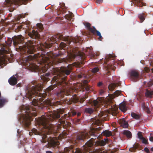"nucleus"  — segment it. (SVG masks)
<instances>
[{
    "instance_id": "nucleus-1",
    "label": "nucleus",
    "mask_w": 153,
    "mask_h": 153,
    "mask_svg": "<svg viewBox=\"0 0 153 153\" xmlns=\"http://www.w3.org/2000/svg\"><path fill=\"white\" fill-rule=\"evenodd\" d=\"M26 97L29 100L36 96L40 97L38 99H33L32 103L33 105L36 107L35 110H32L30 108L27 107L25 111V114L21 118L20 122L25 127L28 128L30 125L31 121L32 120V117L37 115L36 109H43L45 107L44 101L42 97H45V94H42L39 92L42 90V85L41 84H38L33 86L28 85L26 88Z\"/></svg>"
},
{
    "instance_id": "nucleus-2",
    "label": "nucleus",
    "mask_w": 153,
    "mask_h": 153,
    "mask_svg": "<svg viewBox=\"0 0 153 153\" xmlns=\"http://www.w3.org/2000/svg\"><path fill=\"white\" fill-rule=\"evenodd\" d=\"M53 54L51 52L46 53V52L41 51L40 52L33 55H29L25 58V64L30 68L35 69L39 68V67L33 63L34 60H36L38 64L42 65V67L40 68L42 69V71L45 72L48 69L51 67L53 64H56L53 58Z\"/></svg>"
},
{
    "instance_id": "nucleus-3",
    "label": "nucleus",
    "mask_w": 153,
    "mask_h": 153,
    "mask_svg": "<svg viewBox=\"0 0 153 153\" xmlns=\"http://www.w3.org/2000/svg\"><path fill=\"white\" fill-rule=\"evenodd\" d=\"M24 38L21 35L14 36L12 39L14 45L19 46L20 49L25 54H33L35 51L36 43L35 42L31 40L28 41L25 43Z\"/></svg>"
},
{
    "instance_id": "nucleus-4",
    "label": "nucleus",
    "mask_w": 153,
    "mask_h": 153,
    "mask_svg": "<svg viewBox=\"0 0 153 153\" xmlns=\"http://www.w3.org/2000/svg\"><path fill=\"white\" fill-rule=\"evenodd\" d=\"M53 70L51 73L53 75H55L53 78V80L56 82V83L60 86L62 87L66 85L65 80L66 77L63 76V74L69 75L71 72V68L68 66L67 67H62L59 68H52Z\"/></svg>"
},
{
    "instance_id": "nucleus-5",
    "label": "nucleus",
    "mask_w": 153,
    "mask_h": 153,
    "mask_svg": "<svg viewBox=\"0 0 153 153\" xmlns=\"http://www.w3.org/2000/svg\"><path fill=\"white\" fill-rule=\"evenodd\" d=\"M64 112L63 109H59L55 111L54 113L52 112L42 117L40 119L39 123L43 128L45 129H48L50 124L49 122L53 121L56 119L59 118L60 117V114H62Z\"/></svg>"
},
{
    "instance_id": "nucleus-6",
    "label": "nucleus",
    "mask_w": 153,
    "mask_h": 153,
    "mask_svg": "<svg viewBox=\"0 0 153 153\" xmlns=\"http://www.w3.org/2000/svg\"><path fill=\"white\" fill-rule=\"evenodd\" d=\"M59 39L66 42V43L69 44H70L72 42L74 43H79L81 41L80 37H77L71 39L69 36L64 37L63 36L60 34L53 36L50 38V40L53 42V43H56Z\"/></svg>"
},
{
    "instance_id": "nucleus-7",
    "label": "nucleus",
    "mask_w": 153,
    "mask_h": 153,
    "mask_svg": "<svg viewBox=\"0 0 153 153\" xmlns=\"http://www.w3.org/2000/svg\"><path fill=\"white\" fill-rule=\"evenodd\" d=\"M12 41L9 39L5 41V44H1V49H0V61H2L4 60V54L8 53L9 52V47L11 46Z\"/></svg>"
},
{
    "instance_id": "nucleus-8",
    "label": "nucleus",
    "mask_w": 153,
    "mask_h": 153,
    "mask_svg": "<svg viewBox=\"0 0 153 153\" xmlns=\"http://www.w3.org/2000/svg\"><path fill=\"white\" fill-rule=\"evenodd\" d=\"M96 132L95 130L94 129L92 130L91 133H88L86 131H81L77 133L76 134V141L82 142L84 141V140L85 138L88 137L90 135L95 136Z\"/></svg>"
},
{
    "instance_id": "nucleus-9",
    "label": "nucleus",
    "mask_w": 153,
    "mask_h": 153,
    "mask_svg": "<svg viewBox=\"0 0 153 153\" xmlns=\"http://www.w3.org/2000/svg\"><path fill=\"white\" fill-rule=\"evenodd\" d=\"M111 54H109L105 58L104 63L107 65L108 68L113 69L114 67L115 62Z\"/></svg>"
},
{
    "instance_id": "nucleus-10",
    "label": "nucleus",
    "mask_w": 153,
    "mask_h": 153,
    "mask_svg": "<svg viewBox=\"0 0 153 153\" xmlns=\"http://www.w3.org/2000/svg\"><path fill=\"white\" fill-rule=\"evenodd\" d=\"M72 90L69 89L63 88L59 90L57 93V95L59 97L63 98L64 95H68L72 92Z\"/></svg>"
},
{
    "instance_id": "nucleus-11",
    "label": "nucleus",
    "mask_w": 153,
    "mask_h": 153,
    "mask_svg": "<svg viewBox=\"0 0 153 153\" xmlns=\"http://www.w3.org/2000/svg\"><path fill=\"white\" fill-rule=\"evenodd\" d=\"M86 98L85 97L82 98L79 100L76 97H74L73 96H72V97L69 100H67V103L69 105H70L72 103H76L78 102H79L81 103H82L85 100Z\"/></svg>"
},
{
    "instance_id": "nucleus-12",
    "label": "nucleus",
    "mask_w": 153,
    "mask_h": 153,
    "mask_svg": "<svg viewBox=\"0 0 153 153\" xmlns=\"http://www.w3.org/2000/svg\"><path fill=\"white\" fill-rule=\"evenodd\" d=\"M82 152L85 153L83 152L82 149L81 150L78 148L73 150L72 148L67 147L65 148L64 150V153H82Z\"/></svg>"
},
{
    "instance_id": "nucleus-13",
    "label": "nucleus",
    "mask_w": 153,
    "mask_h": 153,
    "mask_svg": "<svg viewBox=\"0 0 153 153\" xmlns=\"http://www.w3.org/2000/svg\"><path fill=\"white\" fill-rule=\"evenodd\" d=\"M131 79L134 82H136L140 78L138 72L136 71H132L130 73Z\"/></svg>"
},
{
    "instance_id": "nucleus-14",
    "label": "nucleus",
    "mask_w": 153,
    "mask_h": 153,
    "mask_svg": "<svg viewBox=\"0 0 153 153\" xmlns=\"http://www.w3.org/2000/svg\"><path fill=\"white\" fill-rule=\"evenodd\" d=\"M28 35L33 39H37L39 38L40 35L37 30H33L28 33Z\"/></svg>"
},
{
    "instance_id": "nucleus-15",
    "label": "nucleus",
    "mask_w": 153,
    "mask_h": 153,
    "mask_svg": "<svg viewBox=\"0 0 153 153\" xmlns=\"http://www.w3.org/2000/svg\"><path fill=\"white\" fill-rule=\"evenodd\" d=\"M89 30L94 35L97 34V36H99L98 40H101L102 39L100 32L98 31L94 27L93 28H90Z\"/></svg>"
},
{
    "instance_id": "nucleus-16",
    "label": "nucleus",
    "mask_w": 153,
    "mask_h": 153,
    "mask_svg": "<svg viewBox=\"0 0 153 153\" xmlns=\"http://www.w3.org/2000/svg\"><path fill=\"white\" fill-rule=\"evenodd\" d=\"M46 103L48 105L52 106H56L58 105H61L62 102L61 101H57L56 102H53V103L50 100H48L47 101Z\"/></svg>"
},
{
    "instance_id": "nucleus-17",
    "label": "nucleus",
    "mask_w": 153,
    "mask_h": 153,
    "mask_svg": "<svg viewBox=\"0 0 153 153\" xmlns=\"http://www.w3.org/2000/svg\"><path fill=\"white\" fill-rule=\"evenodd\" d=\"M56 139H52L51 141L48 142V144H50V146L52 147H55L56 146L59 145V141L57 140V138L55 137Z\"/></svg>"
},
{
    "instance_id": "nucleus-18",
    "label": "nucleus",
    "mask_w": 153,
    "mask_h": 153,
    "mask_svg": "<svg viewBox=\"0 0 153 153\" xmlns=\"http://www.w3.org/2000/svg\"><path fill=\"white\" fill-rule=\"evenodd\" d=\"M121 82H119L118 83H111L108 85V88L109 90L113 91L115 88L120 85Z\"/></svg>"
},
{
    "instance_id": "nucleus-19",
    "label": "nucleus",
    "mask_w": 153,
    "mask_h": 153,
    "mask_svg": "<svg viewBox=\"0 0 153 153\" xmlns=\"http://www.w3.org/2000/svg\"><path fill=\"white\" fill-rule=\"evenodd\" d=\"M119 108L122 111L126 112L128 109L126 103L125 102H123L121 103L120 105Z\"/></svg>"
},
{
    "instance_id": "nucleus-20",
    "label": "nucleus",
    "mask_w": 153,
    "mask_h": 153,
    "mask_svg": "<svg viewBox=\"0 0 153 153\" xmlns=\"http://www.w3.org/2000/svg\"><path fill=\"white\" fill-rule=\"evenodd\" d=\"M143 110L146 111L148 114L150 113V111L148 105L145 102H143L140 104Z\"/></svg>"
},
{
    "instance_id": "nucleus-21",
    "label": "nucleus",
    "mask_w": 153,
    "mask_h": 153,
    "mask_svg": "<svg viewBox=\"0 0 153 153\" xmlns=\"http://www.w3.org/2000/svg\"><path fill=\"white\" fill-rule=\"evenodd\" d=\"M145 96L146 98H152L153 95V90L151 91L146 88L145 90Z\"/></svg>"
},
{
    "instance_id": "nucleus-22",
    "label": "nucleus",
    "mask_w": 153,
    "mask_h": 153,
    "mask_svg": "<svg viewBox=\"0 0 153 153\" xmlns=\"http://www.w3.org/2000/svg\"><path fill=\"white\" fill-rule=\"evenodd\" d=\"M119 123L121 126H122L123 128H126L128 127V123L125 121L124 119H120L119 120Z\"/></svg>"
},
{
    "instance_id": "nucleus-23",
    "label": "nucleus",
    "mask_w": 153,
    "mask_h": 153,
    "mask_svg": "<svg viewBox=\"0 0 153 153\" xmlns=\"http://www.w3.org/2000/svg\"><path fill=\"white\" fill-rule=\"evenodd\" d=\"M8 81L10 84L12 85H15L17 83L16 78L13 76L11 77L9 79Z\"/></svg>"
},
{
    "instance_id": "nucleus-24",
    "label": "nucleus",
    "mask_w": 153,
    "mask_h": 153,
    "mask_svg": "<svg viewBox=\"0 0 153 153\" xmlns=\"http://www.w3.org/2000/svg\"><path fill=\"white\" fill-rule=\"evenodd\" d=\"M67 116V114H65L64 115V116L61 117L59 119V121L61 124L65 125L67 124V121H65V118Z\"/></svg>"
},
{
    "instance_id": "nucleus-25",
    "label": "nucleus",
    "mask_w": 153,
    "mask_h": 153,
    "mask_svg": "<svg viewBox=\"0 0 153 153\" xmlns=\"http://www.w3.org/2000/svg\"><path fill=\"white\" fill-rule=\"evenodd\" d=\"M102 134L107 137H108L112 135V132L111 131L108 130L104 131L102 133Z\"/></svg>"
},
{
    "instance_id": "nucleus-26",
    "label": "nucleus",
    "mask_w": 153,
    "mask_h": 153,
    "mask_svg": "<svg viewBox=\"0 0 153 153\" xmlns=\"http://www.w3.org/2000/svg\"><path fill=\"white\" fill-rule=\"evenodd\" d=\"M146 15L144 13L139 14L138 15V17L140 20L141 22H142L145 19Z\"/></svg>"
},
{
    "instance_id": "nucleus-27",
    "label": "nucleus",
    "mask_w": 153,
    "mask_h": 153,
    "mask_svg": "<svg viewBox=\"0 0 153 153\" xmlns=\"http://www.w3.org/2000/svg\"><path fill=\"white\" fill-rule=\"evenodd\" d=\"M84 111L86 113L91 114L94 111V109L91 108H85V109Z\"/></svg>"
},
{
    "instance_id": "nucleus-28",
    "label": "nucleus",
    "mask_w": 153,
    "mask_h": 153,
    "mask_svg": "<svg viewBox=\"0 0 153 153\" xmlns=\"http://www.w3.org/2000/svg\"><path fill=\"white\" fill-rule=\"evenodd\" d=\"M124 134L125 135L126 137L128 138H131L132 137L131 133L129 131L127 130H125L123 132Z\"/></svg>"
},
{
    "instance_id": "nucleus-29",
    "label": "nucleus",
    "mask_w": 153,
    "mask_h": 153,
    "mask_svg": "<svg viewBox=\"0 0 153 153\" xmlns=\"http://www.w3.org/2000/svg\"><path fill=\"white\" fill-rule=\"evenodd\" d=\"M131 116L134 118L136 120L139 119L140 117V115L134 112L131 113Z\"/></svg>"
},
{
    "instance_id": "nucleus-30",
    "label": "nucleus",
    "mask_w": 153,
    "mask_h": 153,
    "mask_svg": "<svg viewBox=\"0 0 153 153\" xmlns=\"http://www.w3.org/2000/svg\"><path fill=\"white\" fill-rule=\"evenodd\" d=\"M36 25L37 28V29L39 30V31H42L43 29V25L41 23H39L37 24Z\"/></svg>"
},
{
    "instance_id": "nucleus-31",
    "label": "nucleus",
    "mask_w": 153,
    "mask_h": 153,
    "mask_svg": "<svg viewBox=\"0 0 153 153\" xmlns=\"http://www.w3.org/2000/svg\"><path fill=\"white\" fill-rule=\"evenodd\" d=\"M92 104L95 108H98L100 105L99 102L96 100H94L92 102Z\"/></svg>"
},
{
    "instance_id": "nucleus-32",
    "label": "nucleus",
    "mask_w": 153,
    "mask_h": 153,
    "mask_svg": "<svg viewBox=\"0 0 153 153\" xmlns=\"http://www.w3.org/2000/svg\"><path fill=\"white\" fill-rule=\"evenodd\" d=\"M137 99L138 101L141 103L144 102L143 97L141 95H139L137 97Z\"/></svg>"
},
{
    "instance_id": "nucleus-33",
    "label": "nucleus",
    "mask_w": 153,
    "mask_h": 153,
    "mask_svg": "<svg viewBox=\"0 0 153 153\" xmlns=\"http://www.w3.org/2000/svg\"><path fill=\"white\" fill-rule=\"evenodd\" d=\"M67 61H68V59H67L63 58L61 59H58L56 61L57 63H60L62 62H66Z\"/></svg>"
},
{
    "instance_id": "nucleus-34",
    "label": "nucleus",
    "mask_w": 153,
    "mask_h": 153,
    "mask_svg": "<svg viewBox=\"0 0 153 153\" xmlns=\"http://www.w3.org/2000/svg\"><path fill=\"white\" fill-rule=\"evenodd\" d=\"M137 1V5L140 7H143L146 6V4L142 2V0H138Z\"/></svg>"
},
{
    "instance_id": "nucleus-35",
    "label": "nucleus",
    "mask_w": 153,
    "mask_h": 153,
    "mask_svg": "<svg viewBox=\"0 0 153 153\" xmlns=\"http://www.w3.org/2000/svg\"><path fill=\"white\" fill-rule=\"evenodd\" d=\"M73 14L72 13H69V14H68L65 15L66 18L68 20H71L72 17L73 16Z\"/></svg>"
},
{
    "instance_id": "nucleus-36",
    "label": "nucleus",
    "mask_w": 153,
    "mask_h": 153,
    "mask_svg": "<svg viewBox=\"0 0 153 153\" xmlns=\"http://www.w3.org/2000/svg\"><path fill=\"white\" fill-rule=\"evenodd\" d=\"M53 89V86H50L48 87L46 90V92L49 93Z\"/></svg>"
},
{
    "instance_id": "nucleus-37",
    "label": "nucleus",
    "mask_w": 153,
    "mask_h": 153,
    "mask_svg": "<svg viewBox=\"0 0 153 153\" xmlns=\"http://www.w3.org/2000/svg\"><path fill=\"white\" fill-rule=\"evenodd\" d=\"M68 134L66 131H63L62 133V134H61L60 135L61 136V137L63 138H66V136H67Z\"/></svg>"
},
{
    "instance_id": "nucleus-38",
    "label": "nucleus",
    "mask_w": 153,
    "mask_h": 153,
    "mask_svg": "<svg viewBox=\"0 0 153 153\" xmlns=\"http://www.w3.org/2000/svg\"><path fill=\"white\" fill-rule=\"evenodd\" d=\"M121 93V92L120 91H116L114 93V95L115 97H117Z\"/></svg>"
},
{
    "instance_id": "nucleus-39",
    "label": "nucleus",
    "mask_w": 153,
    "mask_h": 153,
    "mask_svg": "<svg viewBox=\"0 0 153 153\" xmlns=\"http://www.w3.org/2000/svg\"><path fill=\"white\" fill-rule=\"evenodd\" d=\"M84 25H85L86 27L88 29V30L90 29V28H91V24L88 22H86L85 23Z\"/></svg>"
},
{
    "instance_id": "nucleus-40",
    "label": "nucleus",
    "mask_w": 153,
    "mask_h": 153,
    "mask_svg": "<svg viewBox=\"0 0 153 153\" xmlns=\"http://www.w3.org/2000/svg\"><path fill=\"white\" fill-rule=\"evenodd\" d=\"M32 131L35 134L37 135L39 134V132L35 128H33L32 130Z\"/></svg>"
},
{
    "instance_id": "nucleus-41",
    "label": "nucleus",
    "mask_w": 153,
    "mask_h": 153,
    "mask_svg": "<svg viewBox=\"0 0 153 153\" xmlns=\"http://www.w3.org/2000/svg\"><path fill=\"white\" fill-rule=\"evenodd\" d=\"M144 83L145 85H146V86L148 87H151L152 85V83L151 82H148L147 83V84H146V82H144Z\"/></svg>"
},
{
    "instance_id": "nucleus-42",
    "label": "nucleus",
    "mask_w": 153,
    "mask_h": 153,
    "mask_svg": "<svg viewBox=\"0 0 153 153\" xmlns=\"http://www.w3.org/2000/svg\"><path fill=\"white\" fill-rule=\"evenodd\" d=\"M99 70V69L98 67H95L92 69V71L93 73H96L98 72Z\"/></svg>"
},
{
    "instance_id": "nucleus-43",
    "label": "nucleus",
    "mask_w": 153,
    "mask_h": 153,
    "mask_svg": "<svg viewBox=\"0 0 153 153\" xmlns=\"http://www.w3.org/2000/svg\"><path fill=\"white\" fill-rule=\"evenodd\" d=\"M141 140H142V143L145 144H148V142L147 140L144 137H143V138H142Z\"/></svg>"
},
{
    "instance_id": "nucleus-44",
    "label": "nucleus",
    "mask_w": 153,
    "mask_h": 153,
    "mask_svg": "<svg viewBox=\"0 0 153 153\" xmlns=\"http://www.w3.org/2000/svg\"><path fill=\"white\" fill-rule=\"evenodd\" d=\"M138 137L139 139H141L142 138H143V137H144L141 133V132H139L137 134Z\"/></svg>"
},
{
    "instance_id": "nucleus-45",
    "label": "nucleus",
    "mask_w": 153,
    "mask_h": 153,
    "mask_svg": "<svg viewBox=\"0 0 153 153\" xmlns=\"http://www.w3.org/2000/svg\"><path fill=\"white\" fill-rule=\"evenodd\" d=\"M66 44L65 43H64V42H61L60 44V46L61 48H63L65 47L66 46Z\"/></svg>"
},
{
    "instance_id": "nucleus-46",
    "label": "nucleus",
    "mask_w": 153,
    "mask_h": 153,
    "mask_svg": "<svg viewBox=\"0 0 153 153\" xmlns=\"http://www.w3.org/2000/svg\"><path fill=\"white\" fill-rule=\"evenodd\" d=\"M76 112L74 110H73L71 111V115L72 116H74L76 115Z\"/></svg>"
},
{
    "instance_id": "nucleus-47",
    "label": "nucleus",
    "mask_w": 153,
    "mask_h": 153,
    "mask_svg": "<svg viewBox=\"0 0 153 153\" xmlns=\"http://www.w3.org/2000/svg\"><path fill=\"white\" fill-rule=\"evenodd\" d=\"M104 92H105V91L103 90L102 89H101L100 90V91H99V94L100 95H102Z\"/></svg>"
},
{
    "instance_id": "nucleus-48",
    "label": "nucleus",
    "mask_w": 153,
    "mask_h": 153,
    "mask_svg": "<svg viewBox=\"0 0 153 153\" xmlns=\"http://www.w3.org/2000/svg\"><path fill=\"white\" fill-rule=\"evenodd\" d=\"M144 71L146 73H148L150 71V69L149 68L146 67L144 68Z\"/></svg>"
},
{
    "instance_id": "nucleus-49",
    "label": "nucleus",
    "mask_w": 153,
    "mask_h": 153,
    "mask_svg": "<svg viewBox=\"0 0 153 153\" xmlns=\"http://www.w3.org/2000/svg\"><path fill=\"white\" fill-rule=\"evenodd\" d=\"M103 0H96V3L98 4H101Z\"/></svg>"
},
{
    "instance_id": "nucleus-50",
    "label": "nucleus",
    "mask_w": 153,
    "mask_h": 153,
    "mask_svg": "<svg viewBox=\"0 0 153 153\" xmlns=\"http://www.w3.org/2000/svg\"><path fill=\"white\" fill-rule=\"evenodd\" d=\"M50 75V73H47L45 74V77L47 79V77H49Z\"/></svg>"
},
{
    "instance_id": "nucleus-51",
    "label": "nucleus",
    "mask_w": 153,
    "mask_h": 153,
    "mask_svg": "<svg viewBox=\"0 0 153 153\" xmlns=\"http://www.w3.org/2000/svg\"><path fill=\"white\" fill-rule=\"evenodd\" d=\"M103 85V83H102V82H100L98 83L97 85V86L98 87H100V86H102Z\"/></svg>"
},
{
    "instance_id": "nucleus-52",
    "label": "nucleus",
    "mask_w": 153,
    "mask_h": 153,
    "mask_svg": "<svg viewBox=\"0 0 153 153\" xmlns=\"http://www.w3.org/2000/svg\"><path fill=\"white\" fill-rule=\"evenodd\" d=\"M53 43L52 42H51V43H50L49 44H47V46L46 47V48H49L51 47L52 46V44H53Z\"/></svg>"
},
{
    "instance_id": "nucleus-53",
    "label": "nucleus",
    "mask_w": 153,
    "mask_h": 153,
    "mask_svg": "<svg viewBox=\"0 0 153 153\" xmlns=\"http://www.w3.org/2000/svg\"><path fill=\"white\" fill-rule=\"evenodd\" d=\"M85 90L87 91H89L90 90V87L88 85H87L85 86Z\"/></svg>"
},
{
    "instance_id": "nucleus-54",
    "label": "nucleus",
    "mask_w": 153,
    "mask_h": 153,
    "mask_svg": "<svg viewBox=\"0 0 153 153\" xmlns=\"http://www.w3.org/2000/svg\"><path fill=\"white\" fill-rule=\"evenodd\" d=\"M144 150L147 153H150V152L149 149L147 148H145L144 149Z\"/></svg>"
},
{
    "instance_id": "nucleus-55",
    "label": "nucleus",
    "mask_w": 153,
    "mask_h": 153,
    "mask_svg": "<svg viewBox=\"0 0 153 153\" xmlns=\"http://www.w3.org/2000/svg\"><path fill=\"white\" fill-rule=\"evenodd\" d=\"M92 57L94 58H96L97 56V55H95V54L92 53L91 55Z\"/></svg>"
},
{
    "instance_id": "nucleus-56",
    "label": "nucleus",
    "mask_w": 153,
    "mask_h": 153,
    "mask_svg": "<svg viewBox=\"0 0 153 153\" xmlns=\"http://www.w3.org/2000/svg\"><path fill=\"white\" fill-rule=\"evenodd\" d=\"M149 140L152 142H153V137L151 136L149 138Z\"/></svg>"
},
{
    "instance_id": "nucleus-57",
    "label": "nucleus",
    "mask_w": 153,
    "mask_h": 153,
    "mask_svg": "<svg viewBox=\"0 0 153 153\" xmlns=\"http://www.w3.org/2000/svg\"><path fill=\"white\" fill-rule=\"evenodd\" d=\"M82 77V76L80 74H79L78 75V78H81Z\"/></svg>"
},
{
    "instance_id": "nucleus-58",
    "label": "nucleus",
    "mask_w": 153,
    "mask_h": 153,
    "mask_svg": "<svg viewBox=\"0 0 153 153\" xmlns=\"http://www.w3.org/2000/svg\"><path fill=\"white\" fill-rule=\"evenodd\" d=\"M46 153H53L51 152V151H47L46 152Z\"/></svg>"
},
{
    "instance_id": "nucleus-59",
    "label": "nucleus",
    "mask_w": 153,
    "mask_h": 153,
    "mask_svg": "<svg viewBox=\"0 0 153 153\" xmlns=\"http://www.w3.org/2000/svg\"><path fill=\"white\" fill-rule=\"evenodd\" d=\"M81 115V113L79 112L77 114V116L78 117V116H80Z\"/></svg>"
},
{
    "instance_id": "nucleus-60",
    "label": "nucleus",
    "mask_w": 153,
    "mask_h": 153,
    "mask_svg": "<svg viewBox=\"0 0 153 153\" xmlns=\"http://www.w3.org/2000/svg\"><path fill=\"white\" fill-rule=\"evenodd\" d=\"M18 29H19V31L20 30V29H21L22 28V27L21 26H19L18 27Z\"/></svg>"
},
{
    "instance_id": "nucleus-61",
    "label": "nucleus",
    "mask_w": 153,
    "mask_h": 153,
    "mask_svg": "<svg viewBox=\"0 0 153 153\" xmlns=\"http://www.w3.org/2000/svg\"><path fill=\"white\" fill-rule=\"evenodd\" d=\"M151 150L153 152V147L151 148Z\"/></svg>"
},
{
    "instance_id": "nucleus-62",
    "label": "nucleus",
    "mask_w": 153,
    "mask_h": 153,
    "mask_svg": "<svg viewBox=\"0 0 153 153\" xmlns=\"http://www.w3.org/2000/svg\"><path fill=\"white\" fill-rule=\"evenodd\" d=\"M151 70L152 71V72L153 73V68Z\"/></svg>"
},
{
    "instance_id": "nucleus-63",
    "label": "nucleus",
    "mask_w": 153,
    "mask_h": 153,
    "mask_svg": "<svg viewBox=\"0 0 153 153\" xmlns=\"http://www.w3.org/2000/svg\"><path fill=\"white\" fill-rule=\"evenodd\" d=\"M43 140V142H42V143H45L46 142L45 141L43 140Z\"/></svg>"
},
{
    "instance_id": "nucleus-64",
    "label": "nucleus",
    "mask_w": 153,
    "mask_h": 153,
    "mask_svg": "<svg viewBox=\"0 0 153 153\" xmlns=\"http://www.w3.org/2000/svg\"><path fill=\"white\" fill-rule=\"evenodd\" d=\"M19 130H17V132L18 133H19Z\"/></svg>"
}]
</instances>
